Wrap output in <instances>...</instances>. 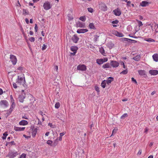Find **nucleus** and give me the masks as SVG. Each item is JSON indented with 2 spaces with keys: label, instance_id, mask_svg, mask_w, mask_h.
Instances as JSON below:
<instances>
[{
  "label": "nucleus",
  "instance_id": "obj_51",
  "mask_svg": "<svg viewBox=\"0 0 158 158\" xmlns=\"http://www.w3.org/2000/svg\"><path fill=\"white\" fill-rule=\"evenodd\" d=\"M119 22V21L117 20H114L112 21V23L114 24H118Z\"/></svg>",
  "mask_w": 158,
  "mask_h": 158
},
{
  "label": "nucleus",
  "instance_id": "obj_16",
  "mask_svg": "<svg viewBox=\"0 0 158 158\" xmlns=\"http://www.w3.org/2000/svg\"><path fill=\"white\" fill-rule=\"evenodd\" d=\"M114 34L116 36L119 37H123L124 36V35L122 33L119 32L117 31H114Z\"/></svg>",
  "mask_w": 158,
  "mask_h": 158
},
{
  "label": "nucleus",
  "instance_id": "obj_17",
  "mask_svg": "<svg viewBox=\"0 0 158 158\" xmlns=\"http://www.w3.org/2000/svg\"><path fill=\"white\" fill-rule=\"evenodd\" d=\"M149 2L146 1H143L140 3V6L142 7H145L149 5Z\"/></svg>",
  "mask_w": 158,
  "mask_h": 158
},
{
  "label": "nucleus",
  "instance_id": "obj_20",
  "mask_svg": "<svg viewBox=\"0 0 158 158\" xmlns=\"http://www.w3.org/2000/svg\"><path fill=\"white\" fill-rule=\"evenodd\" d=\"M138 72L139 74L141 76H143L144 77H145V76H146L145 71L144 70H139Z\"/></svg>",
  "mask_w": 158,
  "mask_h": 158
},
{
  "label": "nucleus",
  "instance_id": "obj_5",
  "mask_svg": "<svg viewBox=\"0 0 158 158\" xmlns=\"http://www.w3.org/2000/svg\"><path fill=\"white\" fill-rule=\"evenodd\" d=\"M77 69L78 70L85 71L87 69L86 66L84 64H79L77 66Z\"/></svg>",
  "mask_w": 158,
  "mask_h": 158
},
{
  "label": "nucleus",
  "instance_id": "obj_49",
  "mask_svg": "<svg viewBox=\"0 0 158 158\" xmlns=\"http://www.w3.org/2000/svg\"><path fill=\"white\" fill-rule=\"evenodd\" d=\"M10 101L11 102V103H15L14 100L13 99V97L12 95H10Z\"/></svg>",
  "mask_w": 158,
  "mask_h": 158
},
{
  "label": "nucleus",
  "instance_id": "obj_15",
  "mask_svg": "<svg viewBox=\"0 0 158 158\" xmlns=\"http://www.w3.org/2000/svg\"><path fill=\"white\" fill-rule=\"evenodd\" d=\"M88 31V30L86 29H78L77 31V32L79 33H84Z\"/></svg>",
  "mask_w": 158,
  "mask_h": 158
},
{
  "label": "nucleus",
  "instance_id": "obj_7",
  "mask_svg": "<svg viewBox=\"0 0 158 158\" xmlns=\"http://www.w3.org/2000/svg\"><path fill=\"white\" fill-rule=\"evenodd\" d=\"M17 155L18 153L17 152H9L8 156L10 158H13L15 157Z\"/></svg>",
  "mask_w": 158,
  "mask_h": 158
},
{
  "label": "nucleus",
  "instance_id": "obj_18",
  "mask_svg": "<svg viewBox=\"0 0 158 158\" xmlns=\"http://www.w3.org/2000/svg\"><path fill=\"white\" fill-rule=\"evenodd\" d=\"M78 49V47L76 46H72L70 48L71 51L73 52H77V51Z\"/></svg>",
  "mask_w": 158,
  "mask_h": 158
},
{
  "label": "nucleus",
  "instance_id": "obj_55",
  "mask_svg": "<svg viewBox=\"0 0 158 158\" xmlns=\"http://www.w3.org/2000/svg\"><path fill=\"white\" fill-rule=\"evenodd\" d=\"M22 118L26 119H28V116L26 115H24L22 117Z\"/></svg>",
  "mask_w": 158,
  "mask_h": 158
},
{
  "label": "nucleus",
  "instance_id": "obj_34",
  "mask_svg": "<svg viewBox=\"0 0 158 158\" xmlns=\"http://www.w3.org/2000/svg\"><path fill=\"white\" fill-rule=\"evenodd\" d=\"M99 51L102 54H103L104 53H105L104 49L102 47L99 48Z\"/></svg>",
  "mask_w": 158,
  "mask_h": 158
},
{
  "label": "nucleus",
  "instance_id": "obj_59",
  "mask_svg": "<svg viewBox=\"0 0 158 158\" xmlns=\"http://www.w3.org/2000/svg\"><path fill=\"white\" fill-rule=\"evenodd\" d=\"M141 153H142V150H141V149H140L139 150V151L137 153V154L138 155H140L141 154Z\"/></svg>",
  "mask_w": 158,
  "mask_h": 158
},
{
  "label": "nucleus",
  "instance_id": "obj_36",
  "mask_svg": "<svg viewBox=\"0 0 158 158\" xmlns=\"http://www.w3.org/2000/svg\"><path fill=\"white\" fill-rule=\"evenodd\" d=\"M128 116V114L127 113H124L120 117V118L122 119H124L125 118L127 117Z\"/></svg>",
  "mask_w": 158,
  "mask_h": 158
},
{
  "label": "nucleus",
  "instance_id": "obj_19",
  "mask_svg": "<svg viewBox=\"0 0 158 158\" xmlns=\"http://www.w3.org/2000/svg\"><path fill=\"white\" fill-rule=\"evenodd\" d=\"M28 123L27 121L25 120H23L19 123V124L20 125L24 126L27 125L28 124Z\"/></svg>",
  "mask_w": 158,
  "mask_h": 158
},
{
  "label": "nucleus",
  "instance_id": "obj_58",
  "mask_svg": "<svg viewBox=\"0 0 158 158\" xmlns=\"http://www.w3.org/2000/svg\"><path fill=\"white\" fill-rule=\"evenodd\" d=\"M23 68L21 66H20L17 68V69L22 71L23 70Z\"/></svg>",
  "mask_w": 158,
  "mask_h": 158
},
{
  "label": "nucleus",
  "instance_id": "obj_38",
  "mask_svg": "<svg viewBox=\"0 0 158 158\" xmlns=\"http://www.w3.org/2000/svg\"><path fill=\"white\" fill-rule=\"evenodd\" d=\"M79 19L82 21L85 22L86 19V18L85 17V16H81L80 17Z\"/></svg>",
  "mask_w": 158,
  "mask_h": 158
},
{
  "label": "nucleus",
  "instance_id": "obj_48",
  "mask_svg": "<svg viewBox=\"0 0 158 158\" xmlns=\"http://www.w3.org/2000/svg\"><path fill=\"white\" fill-rule=\"evenodd\" d=\"M47 144H48L49 145H52V140H48L47 141Z\"/></svg>",
  "mask_w": 158,
  "mask_h": 158
},
{
  "label": "nucleus",
  "instance_id": "obj_61",
  "mask_svg": "<svg viewBox=\"0 0 158 158\" xmlns=\"http://www.w3.org/2000/svg\"><path fill=\"white\" fill-rule=\"evenodd\" d=\"M77 52H73L70 53L71 55L72 56H75Z\"/></svg>",
  "mask_w": 158,
  "mask_h": 158
},
{
  "label": "nucleus",
  "instance_id": "obj_40",
  "mask_svg": "<svg viewBox=\"0 0 158 158\" xmlns=\"http://www.w3.org/2000/svg\"><path fill=\"white\" fill-rule=\"evenodd\" d=\"M145 40L150 43L155 42V40H154L151 38H148V39L146 40Z\"/></svg>",
  "mask_w": 158,
  "mask_h": 158
},
{
  "label": "nucleus",
  "instance_id": "obj_11",
  "mask_svg": "<svg viewBox=\"0 0 158 158\" xmlns=\"http://www.w3.org/2000/svg\"><path fill=\"white\" fill-rule=\"evenodd\" d=\"M15 103H12V104L11 105L10 108L8 110V111H9V113L8 114V115H10L11 114V112L14 109L15 107Z\"/></svg>",
  "mask_w": 158,
  "mask_h": 158
},
{
  "label": "nucleus",
  "instance_id": "obj_44",
  "mask_svg": "<svg viewBox=\"0 0 158 158\" xmlns=\"http://www.w3.org/2000/svg\"><path fill=\"white\" fill-rule=\"evenodd\" d=\"M88 11L90 12V13H92L94 12V10L93 8L91 7L88 8H87Z\"/></svg>",
  "mask_w": 158,
  "mask_h": 158
},
{
  "label": "nucleus",
  "instance_id": "obj_41",
  "mask_svg": "<svg viewBox=\"0 0 158 158\" xmlns=\"http://www.w3.org/2000/svg\"><path fill=\"white\" fill-rule=\"evenodd\" d=\"M68 19L69 20H71L73 19V17L70 14H69L68 15Z\"/></svg>",
  "mask_w": 158,
  "mask_h": 158
},
{
  "label": "nucleus",
  "instance_id": "obj_30",
  "mask_svg": "<svg viewBox=\"0 0 158 158\" xmlns=\"http://www.w3.org/2000/svg\"><path fill=\"white\" fill-rule=\"evenodd\" d=\"M89 27L91 29L94 30L96 29V28L95 27L94 23H90L89 24Z\"/></svg>",
  "mask_w": 158,
  "mask_h": 158
},
{
  "label": "nucleus",
  "instance_id": "obj_46",
  "mask_svg": "<svg viewBox=\"0 0 158 158\" xmlns=\"http://www.w3.org/2000/svg\"><path fill=\"white\" fill-rule=\"evenodd\" d=\"M29 40L31 42H34L35 40V39L34 37H31L29 38Z\"/></svg>",
  "mask_w": 158,
  "mask_h": 158
},
{
  "label": "nucleus",
  "instance_id": "obj_22",
  "mask_svg": "<svg viewBox=\"0 0 158 158\" xmlns=\"http://www.w3.org/2000/svg\"><path fill=\"white\" fill-rule=\"evenodd\" d=\"M77 26L80 27H85V23L80 22H78L77 23Z\"/></svg>",
  "mask_w": 158,
  "mask_h": 158
},
{
  "label": "nucleus",
  "instance_id": "obj_52",
  "mask_svg": "<svg viewBox=\"0 0 158 158\" xmlns=\"http://www.w3.org/2000/svg\"><path fill=\"white\" fill-rule=\"evenodd\" d=\"M47 48V45H45V44H44L43 46L42 47V50H44L46 49Z\"/></svg>",
  "mask_w": 158,
  "mask_h": 158
},
{
  "label": "nucleus",
  "instance_id": "obj_45",
  "mask_svg": "<svg viewBox=\"0 0 158 158\" xmlns=\"http://www.w3.org/2000/svg\"><path fill=\"white\" fill-rule=\"evenodd\" d=\"M95 89L98 93L100 92L99 88L98 86H95Z\"/></svg>",
  "mask_w": 158,
  "mask_h": 158
},
{
  "label": "nucleus",
  "instance_id": "obj_6",
  "mask_svg": "<svg viewBox=\"0 0 158 158\" xmlns=\"http://www.w3.org/2000/svg\"><path fill=\"white\" fill-rule=\"evenodd\" d=\"M111 66L113 68L117 67L119 65V63L116 61L111 60L110 62Z\"/></svg>",
  "mask_w": 158,
  "mask_h": 158
},
{
  "label": "nucleus",
  "instance_id": "obj_12",
  "mask_svg": "<svg viewBox=\"0 0 158 158\" xmlns=\"http://www.w3.org/2000/svg\"><path fill=\"white\" fill-rule=\"evenodd\" d=\"M25 98V94H21L19 95L18 97L19 100L20 102H23L24 101V99Z\"/></svg>",
  "mask_w": 158,
  "mask_h": 158
},
{
  "label": "nucleus",
  "instance_id": "obj_9",
  "mask_svg": "<svg viewBox=\"0 0 158 158\" xmlns=\"http://www.w3.org/2000/svg\"><path fill=\"white\" fill-rule=\"evenodd\" d=\"M114 15L117 16H119L121 14V10L118 8H117L113 11Z\"/></svg>",
  "mask_w": 158,
  "mask_h": 158
},
{
  "label": "nucleus",
  "instance_id": "obj_24",
  "mask_svg": "<svg viewBox=\"0 0 158 158\" xmlns=\"http://www.w3.org/2000/svg\"><path fill=\"white\" fill-rule=\"evenodd\" d=\"M102 68L104 69L108 68H111L110 64L107 63L106 64H103L102 66Z\"/></svg>",
  "mask_w": 158,
  "mask_h": 158
},
{
  "label": "nucleus",
  "instance_id": "obj_29",
  "mask_svg": "<svg viewBox=\"0 0 158 158\" xmlns=\"http://www.w3.org/2000/svg\"><path fill=\"white\" fill-rule=\"evenodd\" d=\"M140 59V55H137L135 56L133 58V59L135 61H139Z\"/></svg>",
  "mask_w": 158,
  "mask_h": 158
},
{
  "label": "nucleus",
  "instance_id": "obj_42",
  "mask_svg": "<svg viewBox=\"0 0 158 158\" xmlns=\"http://www.w3.org/2000/svg\"><path fill=\"white\" fill-rule=\"evenodd\" d=\"M136 20L138 23V25L139 27H140L143 25L141 21L137 19H136Z\"/></svg>",
  "mask_w": 158,
  "mask_h": 158
},
{
  "label": "nucleus",
  "instance_id": "obj_33",
  "mask_svg": "<svg viewBox=\"0 0 158 158\" xmlns=\"http://www.w3.org/2000/svg\"><path fill=\"white\" fill-rule=\"evenodd\" d=\"M3 136L2 137V138L3 140L5 139L6 138V136L8 135L7 133V132H5L3 134Z\"/></svg>",
  "mask_w": 158,
  "mask_h": 158
},
{
  "label": "nucleus",
  "instance_id": "obj_14",
  "mask_svg": "<svg viewBox=\"0 0 158 158\" xmlns=\"http://www.w3.org/2000/svg\"><path fill=\"white\" fill-rule=\"evenodd\" d=\"M25 128V127H19L16 126L14 127V129L16 131H23Z\"/></svg>",
  "mask_w": 158,
  "mask_h": 158
},
{
  "label": "nucleus",
  "instance_id": "obj_63",
  "mask_svg": "<svg viewBox=\"0 0 158 158\" xmlns=\"http://www.w3.org/2000/svg\"><path fill=\"white\" fill-rule=\"evenodd\" d=\"M130 28L132 29L131 25H129L127 27V29L128 31L130 30Z\"/></svg>",
  "mask_w": 158,
  "mask_h": 158
},
{
  "label": "nucleus",
  "instance_id": "obj_47",
  "mask_svg": "<svg viewBox=\"0 0 158 158\" xmlns=\"http://www.w3.org/2000/svg\"><path fill=\"white\" fill-rule=\"evenodd\" d=\"M26 154L25 153H23L20 156V157L19 158H26Z\"/></svg>",
  "mask_w": 158,
  "mask_h": 158
},
{
  "label": "nucleus",
  "instance_id": "obj_31",
  "mask_svg": "<svg viewBox=\"0 0 158 158\" xmlns=\"http://www.w3.org/2000/svg\"><path fill=\"white\" fill-rule=\"evenodd\" d=\"M106 80H103L101 83V86L103 88H104L106 87Z\"/></svg>",
  "mask_w": 158,
  "mask_h": 158
},
{
  "label": "nucleus",
  "instance_id": "obj_37",
  "mask_svg": "<svg viewBox=\"0 0 158 158\" xmlns=\"http://www.w3.org/2000/svg\"><path fill=\"white\" fill-rule=\"evenodd\" d=\"M99 37V36L98 35H94V38L93 39L94 41L95 42H96L98 40Z\"/></svg>",
  "mask_w": 158,
  "mask_h": 158
},
{
  "label": "nucleus",
  "instance_id": "obj_54",
  "mask_svg": "<svg viewBox=\"0 0 158 158\" xmlns=\"http://www.w3.org/2000/svg\"><path fill=\"white\" fill-rule=\"evenodd\" d=\"M131 81H132L134 82L135 84H137V82L135 79L134 77L131 78Z\"/></svg>",
  "mask_w": 158,
  "mask_h": 158
},
{
  "label": "nucleus",
  "instance_id": "obj_2",
  "mask_svg": "<svg viewBox=\"0 0 158 158\" xmlns=\"http://www.w3.org/2000/svg\"><path fill=\"white\" fill-rule=\"evenodd\" d=\"M43 7L45 10H48L52 8L50 3L48 1L45 2L43 4Z\"/></svg>",
  "mask_w": 158,
  "mask_h": 158
},
{
  "label": "nucleus",
  "instance_id": "obj_43",
  "mask_svg": "<svg viewBox=\"0 0 158 158\" xmlns=\"http://www.w3.org/2000/svg\"><path fill=\"white\" fill-rule=\"evenodd\" d=\"M117 130H118V129L117 128H115L113 130L112 133V135H111V136H112L113 135L115 134L116 133V132L117 131Z\"/></svg>",
  "mask_w": 158,
  "mask_h": 158
},
{
  "label": "nucleus",
  "instance_id": "obj_64",
  "mask_svg": "<svg viewBox=\"0 0 158 158\" xmlns=\"http://www.w3.org/2000/svg\"><path fill=\"white\" fill-rule=\"evenodd\" d=\"M127 6H129V5L131 4V2L130 1H127Z\"/></svg>",
  "mask_w": 158,
  "mask_h": 158
},
{
  "label": "nucleus",
  "instance_id": "obj_60",
  "mask_svg": "<svg viewBox=\"0 0 158 158\" xmlns=\"http://www.w3.org/2000/svg\"><path fill=\"white\" fill-rule=\"evenodd\" d=\"M94 125L93 123H92L90 125V129L91 130L92 129V127H94Z\"/></svg>",
  "mask_w": 158,
  "mask_h": 158
},
{
  "label": "nucleus",
  "instance_id": "obj_50",
  "mask_svg": "<svg viewBox=\"0 0 158 158\" xmlns=\"http://www.w3.org/2000/svg\"><path fill=\"white\" fill-rule=\"evenodd\" d=\"M9 144H10V146L15 145H16V143H15L14 141L9 142Z\"/></svg>",
  "mask_w": 158,
  "mask_h": 158
},
{
  "label": "nucleus",
  "instance_id": "obj_56",
  "mask_svg": "<svg viewBox=\"0 0 158 158\" xmlns=\"http://www.w3.org/2000/svg\"><path fill=\"white\" fill-rule=\"evenodd\" d=\"M13 87L15 89H16L17 87V85L14 82L13 83Z\"/></svg>",
  "mask_w": 158,
  "mask_h": 158
},
{
  "label": "nucleus",
  "instance_id": "obj_53",
  "mask_svg": "<svg viewBox=\"0 0 158 158\" xmlns=\"http://www.w3.org/2000/svg\"><path fill=\"white\" fill-rule=\"evenodd\" d=\"M121 65H123V68H124V69H127V66H125V64H124V63L123 62V61H122L121 63Z\"/></svg>",
  "mask_w": 158,
  "mask_h": 158
},
{
  "label": "nucleus",
  "instance_id": "obj_27",
  "mask_svg": "<svg viewBox=\"0 0 158 158\" xmlns=\"http://www.w3.org/2000/svg\"><path fill=\"white\" fill-rule=\"evenodd\" d=\"M23 14L24 15L29 14V12L27 9H23Z\"/></svg>",
  "mask_w": 158,
  "mask_h": 158
},
{
  "label": "nucleus",
  "instance_id": "obj_28",
  "mask_svg": "<svg viewBox=\"0 0 158 158\" xmlns=\"http://www.w3.org/2000/svg\"><path fill=\"white\" fill-rule=\"evenodd\" d=\"M123 39H124V41H127V42H130L131 41H133V43H135L137 42V41L135 40H131L129 39L125 38H123Z\"/></svg>",
  "mask_w": 158,
  "mask_h": 158
},
{
  "label": "nucleus",
  "instance_id": "obj_32",
  "mask_svg": "<svg viewBox=\"0 0 158 158\" xmlns=\"http://www.w3.org/2000/svg\"><path fill=\"white\" fill-rule=\"evenodd\" d=\"M126 69L123 70V71H122V72H120V74H127V73H128V70H127V69Z\"/></svg>",
  "mask_w": 158,
  "mask_h": 158
},
{
  "label": "nucleus",
  "instance_id": "obj_3",
  "mask_svg": "<svg viewBox=\"0 0 158 158\" xmlns=\"http://www.w3.org/2000/svg\"><path fill=\"white\" fill-rule=\"evenodd\" d=\"M10 58L13 65H15L17 62V59L16 56L13 55L11 54L10 55Z\"/></svg>",
  "mask_w": 158,
  "mask_h": 158
},
{
  "label": "nucleus",
  "instance_id": "obj_8",
  "mask_svg": "<svg viewBox=\"0 0 158 158\" xmlns=\"http://www.w3.org/2000/svg\"><path fill=\"white\" fill-rule=\"evenodd\" d=\"M0 105L4 106L5 107H7L9 106V103L6 100H2L0 102Z\"/></svg>",
  "mask_w": 158,
  "mask_h": 158
},
{
  "label": "nucleus",
  "instance_id": "obj_1",
  "mask_svg": "<svg viewBox=\"0 0 158 158\" xmlns=\"http://www.w3.org/2000/svg\"><path fill=\"white\" fill-rule=\"evenodd\" d=\"M16 82L20 85H24L25 83V77H24L23 78L22 77H19L18 76Z\"/></svg>",
  "mask_w": 158,
  "mask_h": 158
},
{
  "label": "nucleus",
  "instance_id": "obj_62",
  "mask_svg": "<svg viewBox=\"0 0 158 158\" xmlns=\"http://www.w3.org/2000/svg\"><path fill=\"white\" fill-rule=\"evenodd\" d=\"M65 134V133H64V132L60 133V136L62 137Z\"/></svg>",
  "mask_w": 158,
  "mask_h": 158
},
{
  "label": "nucleus",
  "instance_id": "obj_21",
  "mask_svg": "<svg viewBox=\"0 0 158 158\" xmlns=\"http://www.w3.org/2000/svg\"><path fill=\"white\" fill-rule=\"evenodd\" d=\"M114 78L113 77H110L108 78V79L106 80V82L108 85H109L114 80Z\"/></svg>",
  "mask_w": 158,
  "mask_h": 158
},
{
  "label": "nucleus",
  "instance_id": "obj_25",
  "mask_svg": "<svg viewBox=\"0 0 158 158\" xmlns=\"http://www.w3.org/2000/svg\"><path fill=\"white\" fill-rule=\"evenodd\" d=\"M152 58L154 61L156 62L158 61V54L155 53L152 56Z\"/></svg>",
  "mask_w": 158,
  "mask_h": 158
},
{
  "label": "nucleus",
  "instance_id": "obj_13",
  "mask_svg": "<svg viewBox=\"0 0 158 158\" xmlns=\"http://www.w3.org/2000/svg\"><path fill=\"white\" fill-rule=\"evenodd\" d=\"M149 73L151 75L155 76L158 74V70H150Z\"/></svg>",
  "mask_w": 158,
  "mask_h": 158
},
{
  "label": "nucleus",
  "instance_id": "obj_39",
  "mask_svg": "<svg viewBox=\"0 0 158 158\" xmlns=\"http://www.w3.org/2000/svg\"><path fill=\"white\" fill-rule=\"evenodd\" d=\"M60 106V104L59 102L56 103L55 105V107L56 109L59 108Z\"/></svg>",
  "mask_w": 158,
  "mask_h": 158
},
{
  "label": "nucleus",
  "instance_id": "obj_23",
  "mask_svg": "<svg viewBox=\"0 0 158 158\" xmlns=\"http://www.w3.org/2000/svg\"><path fill=\"white\" fill-rule=\"evenodd\" d=\"M114 44L111 42H108L106 44L107 47L110 49L114 47Z\"/></svg>",
  "mask_w": 158,
  "mask_h": 158
},
{
  "label": "nucleus",
  "instance_id": "obj_35",
  "mask_svg": "<svg viewBox=\"0 0 158 158\" xmlns=\"http://www.w3.org/2000/svg\"><path fill=\"white\" fill-rule=\"evenodd\" d=\"M102 10L104 11H106L107 10V6L105 5H104L102 7Z\"/></svg>",
  "mask_w": 158,
  "mask_h": 158
},
{
  "label": "nucleus",
  "instance_id": "obj_10",
  "mask_svg": "<svg viewBox=\"0 0 158 158\" xmlns=\"http://www.w3.org/2000/svg\"><path fill=\"white\" fill-rule=\"evenodd\" d=\"M72 40L73 42L75 43H77L79 40V38L76 34H74L72 37Z\"/></svg>",
  "mask_w": 158,
  "mask_h": 158
},
{
  "label": "nucleus",
  "instance_id": "obj_4",
  "mask_svg": "<svg viewBox=\"0 0 158 158\" xmlns=\"http://www.w3.org/2000/svg\"><path fill=\"white\" fill-rule=\"evenodd\" d=\"M31 134L32 137L33 138L35 137L37 133V128H35L34 126H31Z\"/></svg>",
  "mask_w": 158,
  "mask_h": 158
},
{
  "label": "nucleus",
  "instance_id": "obj_26",
  "mask_svg": "<svg viewBox=\"0 0 158 158\" xmlns=\"http://www.w3.org/2000/svg\"><path fill=\"white\" fill-rule=\"evenodd\" d=\"M104 62L103 59H97L96 60V63L98 64H101Z\"/></svg>",
  "mask_w": 158,
  "mask_h": 158
},
{
  "label": "nucleus",
  "instance_id": "obj_57",
  "mask_svg": "<svg viewBox=\"0 0 158 158\" xmlns=\"http://www.w3.org/2000/svg\"><path fill=\"white\" fill-rule=\"evenodd\" d=\"M35 32H36L38 31V27L36 24H35Z\"/></svg>",
  "mask_w": 158,
  "mask_h": 158
}]
</instances>
